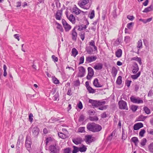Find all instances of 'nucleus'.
I'll return each mask as SVG.
<instances>
[{"label": "nucleus", "instance_id": "f257e3e1", "mask_svg": "<svg viewBox=\"0 0 153 153\" xmlns=\"http://www.w3.org/2000/svg\"><path fill=\"white\" fill-rule=\"evenodd\" d=\"M87 128L89 131L93 132H98L100 131L102 127L101 126L94 123H89L86 126Z\"/></svg>", "mask_w": 153, "mask_h": 153}, {"label": "nucleus", "instance_id": "f03ea898", "mask_svg": "<svg viewBox=\"0 0 153 153\" xmlns=\"http://www.w3.org/2000/svg\"><path fill=\"white\" fill-rule=\"evenodd\" d=\"M49 149L51 153H59V147L56 144L51 145L49 147Z\"/></svg>", "mask_w": 153, "mask_h": 153}, {"label": "nucleus", "instance_id": "7ed1b4c3", "mask_svg": "<svg viewBox=\"0 0 153 153\" xmlns=\"http://www.w3.org/2000/svg\"><path fill=\"white\" fill-rule=\"evenodd\" d=\"M89 0H81L78 3V5L81 8L84 9H88L89 7H86L85 5L89 3Z\"/></svg>", "mask_w": 153, "mask_h": 153}, {"label": "nucleus", "instance_id": "20e7f679", "mask_svg": "<svg viewBox=\"0 0 153 153\" xmlns=\"http://www.w3.org/2000/svg\"><path fill=\"white\" fill-rule=\"evenodd\" d=\"M118 105L119 108L120 109L126 110L128 109L127 103L124 100L120 101L118 102Z\"/></svg>", "mask_w": 153, "mask_h": 153}, {"label": "nucleus", "instance_id": "39448f33", "mask_svg": "<svg viewBox=\"0 0 153 153\" xmlns=\"http://www.w3.org/2000/svg\"><path fill=\"white\" fill-rule=\"evenodd\" d=\"M131 101L134 103H142L143 102L142 100H141L140 98L139 97H135L134 96H132L130 98Z\"/></svg>", "mask_w": 153, "mask_h": 153}, {"label": "nucleus", "instance_id": "423d86ee", "mask_svg": "<svg viewBox=\"0 0 153 153\" xmlns=\"http://www.w3.org/2000/svg\"><path fill=\"white\" fill-rule=\"evenodd\" d=\"M32 142L31 139L29 137H27L25 140V147L30 152L31 149V146Z\"/></svg>", "mask_w": 153, "mask_h": 153}, {"label": "nucleus", "instance_id": "0eeeda50", "mask_svg": "<svg viewBox=\"0 0 153 153\" xmlns=\"http://www.w3.org/2000/svg\"><path fill=\"white\" fill-rule=\"evenodd\" d=\"M79 72L78 76L80 77H83L85 74V68L82 66L78 67Z\"/></svg>", "mask_w": 153, "mask_h": 153}, {"label": "nucleus", "instance_id": "6e6552de", "mask_svg": "<svg viewBox=\"0 0 153 153\" xmlns=\"http://www.w3.org/2000/svg\"><path fill=\"white\" fill-rule=\"evenodd\" d=\"M62 22L65 31H68L71 29V26L64 19L62 20Z\"/></svg>", "mask_w": 153, "mask_h": 153}, {"label": "nucleus", "instance_id": "1a4fd4ad", "mask_svg": "<svg viewBox=\"0 0 153 153\" xmlns=\"http://www.w3.org/2000/svg\"><path fill=\"white\" fill-rule=\"evenodd\" d=\"M31 128L32 129L33 135L34 137H37L39 133V128L37 126H34Z\"/></svg>", "mask_w": 153, "mask_h": 153}, {"label": "nucleus", "instance_id": "9d476101", "mask_svg": "<svg viewBox=\"0 0 153 153\" xmlns=\"http://www.w3.org/2000/svg\"><path fill=\"white\" fill-rule=\"evenodd\" d=\"M88 74L87 76V79L90 80L94 74V71L93 69L91 67H89L88 68Z\"/></svg>", "mask_w": 153, "mask_h": 153}, {"label": "nucleus", "instance_id": "9b49d317", "mask_svg": "<svg viewBox=\"0 0 153 153\" xmlns=\"http://www.w3.org/2000/svg\"><path fill=\"white\" fill-rule=\"evenodd\" d=\"M97 58V56H88L86 57V61L88 63H91L95 61Z\"/></svg>", "mask_w": 153, "mask_h": 153}, {"label": "nucleus", "instance_id": "f8f14e48", "mask_svg": "<svg viewBox=\"0 0 153 153\" xmlns=\"http://www.w3.org/2000/svg\"><path fill=\"white\" fill-rule=\"evenodd\" d=\"M92 136L90 135H87L85 137V141L87 144H89L94 141L93 138Z\"/></svg>", "mask_w": 153, "mask_h": 153}, {"label": "nucleus", "instance_id": "ddd939ff", "mask_svg": "<svg viewBox=\"0 0 153 153\" xmlns=\"http://www.w3.org/2000/svg\"><path fill=\"white\" fill-rule=\"evenodd\" d=\"M66 16L68 20L71 22L73 24H74L75 22V17L73 14H71L69 16L68 14L66 13Z\"/></svg>", "mask_w": 153, "mask_h": 153}, {"label": "nucleus", "instance_id": "4468645a", "mask_svg": "<svg viewBox=\"0 0 153 153\" xmlns=\"http://www.w3.org/2000/svg\"><path fill=\"white\" fill-rule=\"evenodd\" d=\"M139 68L137 63L134 62L132 66V72L133 74H136L138 71Z\"/></svg>", "mask_w": 153, "mask_h": 153}, {"label": "nucleus", "instance_id": "2eb2a0df", "mask_svg": "<svg viewBox=\"0 0 153 153\" xmlns=\"http://www.w3.org/2000/svg\"><path fill=\"white\" fill-rule=\"evenodd\" d=\"M72 35V39L76 41V40L77 37V33L75 30V27H74L71 32Z\"/></svg>", "mask_w": 153, "mask_h": 153}, {"label": "nucleus", "instance_id": "dca6fc26", "mask_svg": "<svg viewBox=\"0 0 153 153\" xmlns=\"http://www.w3.org/2000/svg\"><path fill=\"white\" fill-rule=\"evenodd\" d=\"M73 142L76 145L81 144L82 141V139L80 137L74 138L72 139Z\"/></svg>", "mask_w": 153, "mask_h": 153}, {"label": "nucleus", "instance_id": "f3484780", "mask_svg": "<svg viewBox=\"0 0 153 153\" xmlns=\"http://www.w3.org/2000/svg\"><path fill=\"white\" fill-rule=\"evenodd\" d=\"M62 14V11L61 10H58L55 15L56 19L57 20H60L61 19Z\"/></svg>", "mask_w": 153, "mask_h": 153}, {"label": "nucleus", "instance_id": "a211bd4d", "mask_svg": "<svg viewBox=\"0 0 153 153\" xmlns=\"http://www.w3.org/2000/svg\"><path fill=\"white\" fill-rule=\"evenodd\" d=\"M143 127V125L142 123H138L134 125V129L137 130Z\"/></svg>", "mask_w": 153, "mask_h": 153}, {"label": "nucleus", "instance_id": "6ab92c4d", "mask_svg": "<svg viewBox=\"0 0 153 153\" xmlns=\"http://www.w3.org/2000/svg\"><path fill=\"white\" fill-rule=\"evenodd\" d=\"M93 84L96 87H102V85L99 83L98 80L97 78H96L94 80Z\"/></svg>", "mask_w": 153, "mask_h": 153}, {"label": "nucleus", "instance_id": "aec40b11", "mask_svg": "<svg viewBox=\"0 0 153 153\" xmlns=\"http://www.w3.org/2000/svg\"><path fill=\"white\" fill-rule=\"evenodd\" d=\"M153 10V6L151 5L150 6L145 8L143 11L144 13H147Z\"/></svg>", "mask_w": 153, "mask_h": 153}, {"label": "nucleus", "instance_id": "412c9836", "mask_svg": "<svg viewBox=\"0 0 153 153\" xmlns=\"http://www.w3.org/2000/svg\"><path fill=\"white\" fill-rule=\"evenodd\" d=\"M122 53V50L121 49H119L116 51L115 55L118 58H120L121 56Z\"/></svg>", "mask_w": 153, "mask_h": 153}, {"label": "nucleus", "instance_id": "4be33fe9", "mask_svg": "<svg viewBox=\"0 0 153 153\" xmlns=\"http://www.w3.org/2000/svg\"><path fill=\"white\" fill-rule=\"evenodd\" d=\"M94 68L95 70H100L102 69V65L101 63H98L97 65H95Z\"/></svg>", "mask_w": 153, "mask_h": 153}, {"label": "nucleus", "instance_id": "5701e85b", "mask_svg": "<svg viewBox=\"0 0 153 153\" xmlns=\"http://www.w3.org/2000/svg\"><path fill=\"white\" fill-rule=\"evenodd\" d=\"M73 12L76 15H78L81 11L76 7H74L73 9Z\"/></svg>", "mask_w": 153, "mask_h": 153}, {"label": "nucleus", "instance_id": "b1692460", "mask_svg": "<svg viewBox=\"0 0 153 153\" xmlns=\"http://www.w3.org/2000/svg\"><path fill=\"white\" fill-rule=\"evenodd\" d=\"M88 102L89 103L92 104V106H94L95 107H97V101L90 99L89 100Z\"/></svg>", "mask_w": 153, "mask_h": 153}, {"label": "nucleus", "instance_id": "393cba45", "mask_svg": "<svg viewBox=\"0 0 153 153\" xmlns=\"http://www.w3.org/2000/svg\"><path fill=\"white\" fill-rule=\"evenodd\" d=\"M78 51L75 48H73L72 50V53L71 55L73 56L74 57L78 54Z\"/></svg>", "mask_w": 153, "mask_h": 153}, {"label": "nucleus", "instance_id": "a878e982", "mask_svg": "<svg viewBox=\"0 0 153 153\" xmlns=\"http://www.w3.org/2000/svg\"><path fill=\"white\" fill-rule=\"evenodd\" d=\"M131 60H135L137 61L140 65H141L142 62L141 59L140 58H139L137 56L133 57L131 58Z\"/></svg>", "mask_w": 153, "mask_h": 153}, {"label": "nucleus", "instance_id": "bb28decb", "mask_svg": "<svg viewBox=\"0 0 153 153\" xmlns=\"http://www.w3.org/2000/svg\"><path fill=\"white\" fill-rule=\"evenodd\" d=\"M127 137V133H125L124 129L122 128V139L124 140H125Z\"/></svg>", "mask_w": 153, "mask_h": 153}, {"label": "nucleus", "instance_id": "cd10ccee", "mask_svg": "<svg viewBox=\"0 0 153 153\" xmlns=\"http://www.w3.org/2000/svg\"><path fill=\"white\" fill-rule=\"evenodd\" d=\"M131 141L133 142L136 146L137 145L139 140L138 138L136 137H133L131 139Z\"/></svg>", "mask_w": 153, "mask_h": 153}, {"label": "nucleus", "instance_id": "c85d7f7f", "mask_svg": "<svg viewBox=\"0 0 153 153\" xmlns=\"http://www.w3.org/2000/svg\"><path fill=\"white\" fill-rule=\"evenodd\" d=\"M141 74L140 71H139L137 74L135 75H132L131 76V77L134 79H137L140 75Z\"/></svg>", "mask_w": 153, "mask_h": 153}, {"label": "nucleus", "instance_id": "c756f323", "mask_svg": "<svg viewBox=\"0 0 153 153\" xmlns=\"http://www.w3.org/2000/svg\"><path fill=\"white\" fill-rule=\"evenodd\" d=\"M87 149V148L85 145H82V147L79 148V150L81 152H84L86 151Z\"/></svg>", "mask_w": 153, "mask_h": 153}, {"label": "nucleus", "instance_id": "7c9ffc66", "mask_svg": "<svg viewBox=\"0 0 153 153\" xmlns=\"http://www.w3.org/2000/svg\"><path fill=\"white\" fill-rule=\"evenodd\" d=\"M147 117V116H145L143 115H140L138 117V120L139 121H143Z\"/></svg>", "mask_w": 153, "mask_h": 153}, {"label": "nucleus", "instance_id": "2f4dec72", "mask_svg": "<svg viewBox=\"0 0 153 153\" xmlns=\"http://www.w3.org/2000/svg\"><path fill=\"white\" fill-rule=\"evenodd\" d=\"M114 10H113L112 13L113 16L114 18H116L117 16L116 12L117 9L116 6L114 7Z\"/></svg>", "mask_w": 153, "mask_h": 153}, {"label": "nucleus", "instance_id": "473e14b6", "mask_svg": "<svg viewBox=\"0 0 153 153\" xmlns=\"http://www.w3.org/2000/svg\"><path fill=\"white\" fill-rule=\"evenodd\" d=\"M95 42L93 40H91L89 42V45L92 46L93 47L95 51H97V47L95 46Z\"/></svg>", "mask_w": 153, "mask_h": 153}, {"label": "nucleus", "instance_id": "72a5a7b5", "mask_svg": "<svg viewBox=\"0 0 153 153\" xmlns=\"http://www.w3.org/2000/svg\"><path fill=\"white\" fill-rule=\"evenodd\" d=\"M90 120L92 121H96L98 120V118L96 116L90 117L89 118Z\"/></svg>", "mask_w": 153, "mask_h": 153}, {"label": "nucleus", "instance_id": "f704fd0d", "mask_svg": "<svg viewBox=\"0 0 153 153\" xmlns=\"http://www.w3.org/2000/svg\"><path fill=\"white\" fill-rule=\"evenodd\" d=\"M143 110L145 113L147 114H149L151 113L150 109L146 106H144L143 108Z\"/></svg>", "mask_w": 153, "mask_h": 153}, {"label": "nucleus", "instance_id": "c9c22d12", "mask_svg": "<svg viewBox=\"0 0 153 153\" xmlns=\"http://www.w3.org/2000/svg\"><path fill=\"white\" fill-rule=\"evenodd\" d=\"M117 71L116 68L114 67H113L112 70V74H114V76H115L117 74Z\"/></svg>", "mask_w": 153, "mask_h": 153}, {"label": "nucleus", "instance_id": "e433bc0d", "mask_svg": "<svg viewBox=\"0 0 153 153\" xmlns=\"http://www.w3.org/2000/svg\"><path fill=\"white\" fill-rule=\"evenodd\" d=\"M122 82V77L121 76H119L116 82L118 85H120Z\"/></svg>", "mask_w": 153, "mask_h": 153}, {"label": "nucleus", "instance_id": "4c0bfd02", "mask_svg": "<svg viewBox=\"0 0 153 153\" xmlns=\"http://www.w3.org/2000/svg\"><path fill=\"white\" fill-rule=\"evenodd\" d=\"M87 89L89 93H94L95 92V90L90 86L87 87Z\"/></svg>", "mask_w": 153, "mask_h": 153}, {"label": "nucleus", "instance_id": "58836bf2", "mask_svg": "<svg viewBox=\"0 0 153 153\" xmlns=\"http://www.w3.org/2000/svg\"><path fill=\"white\" fill-rule=\"evenodd\" d=\"M73 148L74 149L72 152V153H76L79 151V148H78L75 146H73Z\"/></svg>", "mask_w": 153, "mask_h": 153}, {"label": "nucleus", "instance_id": "ea45409f", "mask_svg": "<svg viewBox=\"0 0 153 153\" xmlns=\"http://www.w3.org/2000/svg\"><path fill=\"white\" fill-rule=\"evenodd\" d=\"M58 135L62 139H65L66 137V135L62 133H58Z\"/></svg>", "mask_w": 153, "mask_h": 153}, {"label": "nucleus", "instance_id": "a19ab883", "mask_svg": "<svg viewBox=\"0 0 153 153\" xmlns=\"http://www.w3.org/2000/svg\"><path fill=\"white\" fill-rule=\"evenodd\" d=\"M147 140L146 138H144L140 142V144L142 146H144L145 145Z\"/></svg>", "mask_w": 153, "mask_h": 153}, {"label": "nucleus", "instance_id": "79ce46f5", "mask_svg": "<svg viewBox=\"0 0 153 153\" xmlns=\"http://www.w3.org/2000/svg\"><path fill=\"white\" fill-rule=\"evenodd\" d=\"M138 108L137 106L132 105L131 106V108L133 112H135L137 110Z\"/></svg>", "mask_w": 153, "mask_h": 153}, {"label": "nucleus", "instance_id": "37998d69", "mask_svg": "<svg viewBox=\"0 0 153 153\" xmlns=\"http://www.w3.org/2000/svg\"><path fill=\"white\" fill-rule=\"evenodd\" d=\"M137 48H141L142 47V41L141 39H140L137 42Z\"/></svg>", "mask_w": 153, "mask_h": 153}, {"label": "nucleus", "instance_id": "c03bdc74", "mask_svg": "<svg viewBox=\"0 0 153 153\" xmlns=\"http://www.w3.org/2000/svg\"><path fill=\"white\" fill-rule=\"evenodd\" d=\"M52 140V139L51 137H48L46 138L45 140V143L46 145L47 146L48 143L51 142Z\"/></svg>", "mask_w": 153, "mask_h": 153}, {"label": "nucleus", "instance_id": "a18cd8bd", "mask_svg": "<svg viewBox=\"0 0 153 153\" xmlns=\"http://www.w3.org/2000/svg\"><path fill=\"white\" fill-rule=\"evenodd\" d=\"M7 69V67L6 65L4 64L3 66V69L4 71L3 75L4 76H6L7 75V73L6 71Z\"/></svg>", "mask_w": 153, "mask_h": 153}, {"label": "nucleus", "instance_id": "49530a36", "mask_svg": "<svg viewBox=\"0 0 153 153\" xmlns=\"http://www.w3.org/2000/svg\"><path fill=\"white\" fill-rule=\"evenodd\" d=\"M146 132L145 130L144 129H142L139 132V135L141 137H143L144 136V134Z\"/></svg>", "mask_w": 153, "mask_h": 153}, {"label": "nucleus", "instance_id": "de8ad7c7", "mask_svg": "<svg viewBox=\"0 0 153 153\" xmlns=\"http://www.w3.org/2000/svg\"><path fill=\"white\" fill-rule=\"evenodd\" d=\"M94 11V10H92L90 13L89 18L90 19H93L95 16Z\"/></svg>", "mask_w": 153, "mask_h": 153}, {"label": "nucleus", "instance_id": "09e8293b", "mask_svg": "<svg viewBox=\"0 0 153 153\" xmlns=\"http://www.w3.org/2000/svg\"><path fill=\"white\" fill-rule=\"evenodd\" d=\"M52 80L53 82L55 84H59V80L55 77H52Z\"/></svg>", "mask_w": 153, "mask_h": 153}, {"label": "nucleus", "instance_id": "8fccbe9b", "mask_svg": "<svg viewBox=\"0 0 153 153\" xmlns=\"http://www.w3.org/2000/svg\"><path fill=\"white\" fill-rule=\"evenodd\" d=\"M78 131L79 132L82 133L85 131V127H80L78 129Z\"/></svg>", "mask_w": 153, "mask_h": 153}, {"label": "nucleus", "instance_id": "3c124183", "mask_svg": "<svg viewBox=\"0 0 153 153\" xmlns=\"http://www.w3.org/2000/svg\"><path fill=\"white\" fill-rule=\"evenodd\" d=\"M64 153H71V149L70 148H67L64 150Z\"/></svg>", "mask_w": 153, "mask_h": 153}, {"label": "nucleus", "instance_id": "603ef678", "mask_svg": "<svg viewBox=\"0 0 153 153\" xmlns=\"http://www.w3.org/2000/svg\"><path fill=\"white\" fill-rule=\"evenodd\" d=\"M149 148L150 151L151 152H153V143L150 144Z\"/></svg>", "mask_w": 153, "mask_h": 153}, {"label": "nucleus", "instance_id": "864d4df0", "mask_svg": "<svg viewBox=\"0 0 153 153\" xmlns=\"http://www.w3.org/2000/svg\"><path fill=\"white\" fill-rule=\"evenodd\" d=\"M84 56H82L80 57V58L79 59L80 62L79 63V64L80 65V64H82L84 62Z\"/></svg>", "mask_w": 153, "mask_h": 153}, {"label": "nucleus", "instance_id": "5fc2aeb1", "mask_svg": "<svg viewBox=\"0 0 153 153\" xmlns=\"http://www.w3.org/2000/svg\"><path fill=\"white\" fill-rule=\"evenodd\" d=\"M86 51L89 54H91L93 51L92 48L90 47L87 48L86 49Z\"/></svg>", "mask_w": 153, "mask_h": 153}, {"label": "nucleus", "instance_id": "6e6d98bb", "mask_svg": "<svg viewBox=\"0 0 153 153\" xmlns=\"http://www.w3.org/2000/svg\"><path fill=\"white\" fill-rule=\"evenodd\" d=\"M105 103V102L103 101L102 102H100L97 101V107L98 106L101 105H104Z\"/></svg>", "mask_w": 153, "mask_h": 153}, {"label": "nucleus", "instance_id": "4d7b16f0", "mask_svg": "<svg viewBox=\"0 0 153 153\" xmlns=\"http://www.w3.org/2000/svg\"><path fill=\"white\" fill-rule=\"evenodd\" d=\"M74 84L75 86H77L79 85L80 82L79 79L74 82Z\"/></svg>", "mask_w": 153, "mask_h": 153}, {"label": "nucleus", "instance_id": "13d9d810", "mask_svg": "<svg viewBox=\"0 0 153 153\" xmlns=\"http://www.w3.org/2000/svg\"><path fill=\"white\" fill-rule=\"evenodd\" d=\"M85 119V116L83 115H81L79 117V122H82Z\"/></svg>", "mask_w": 153, "mask_h": 153}, {"label": "nucleus", "instance_id": "bf43d9fd", "mask_svg": "<svg viewBox=\"0 0 153 153\" xmlns=\"http://www.w3.org/2000/svg\"><path fill=\"white\" fill-rule=\"evenodd\" d=\"M133 24L134 23L133 22L129 23L127 25V27L128 29H130L132 27Z\"/></svg>", "mask_w": 153, "mask_h": 153}, {"label": "nucleus", "instance_id": "052dcab7", "mask_svg": "<svg viewBox=\"0 0 153 153\" xmlns=\"http://www.w3.org/2000/svg\"><path fill=\"white\" fill-rule=\"evenodd\" d=\"M85 33L84 32H82L80 33V38L82 40H83L85 38Z\"/></svg>", "mask_w": 153, "mask_h": 153}, {"label": "nucleus", "instance_id": "680f3d73", "mask_svg": "<svg viewBox=\"0 0 153 153\" xmlns=\"http://www.w3.org/2000/svg\"><path fill=\"white\" fill-rule=\"evenodd\" d=\"M33 115L32 114L30 113L29 114V120L31 122H32L33 120Z\"/></svg>", "mask_w": 153, "mask_h": 153}, {"label": "nucleus", "instance_id": "e2e57ef3", "mask_svg": "<svg viewBox=\"0 0 153 153\" xmlns=\"http://www.w3.org/2000/svg\"><path fill=\"white\" fill-rule=\"evenodd\" d=\"M52 58L54 62H57L58 61V58L56 57L55 55H52Z\"/></svg>", "mask_w": 153, "mask_h": 153}, {"label": "nucleus", "instance_id": "0e129e2a", "mask_svg": "<svg viewBox=\"0 0 153 153\" xmlns=\"http://www.w3.org/2000/svg\"><path fill=\"white\" fill-rule=\"evenodd\" d=\"M107 114L105 112L103 113L101 115V117L102 118H105L107 117Z\"/></svg>", "mask_w": 153, "mask_h": 153}, {"label": "nucleus", "instance_id": "69168bd1", "mask_svg": "<svg viewBox=\"0 0 153 153\" xmlns=\"http://www.w3.org/2000/svg\"><path fill=\"white\" fill-rule=\"evenodd\" d=\"M127 18L129 20L132 21L134 19V17L132 16L128 15L127 17Z\"/></svg>", "mask_w": 153, "mask_h": 153}, {"label": "nucleus", "instance_id": "338daca9", "mask_svg": "<svg viewBox=\"0 0 153 153\" xmlns=\"http://www.w3.org/2000/svg\"><path fill=\"white\" fill-rule=\"evenodd\" d=\"M130 37L129 36H126L125 37L124 41L127 43L130 40Z\"/></svg>", "mask_w": 153, "mask_h": 153}, {"label": "nucleus", "instance_id": "774afa93", "mask_svg": "<svg viewBox=\"0 0 153 153\" xmlns=\"http://www.w3.org/2000/svg\"><path fill=\"white\" fill-rule=\"evenodd\" d=\"M78 107L80 109H82V104L81 102H80L78 105Z\"/></svg>", "mask_w": 153, "mask_h": 153}]
</instances>
